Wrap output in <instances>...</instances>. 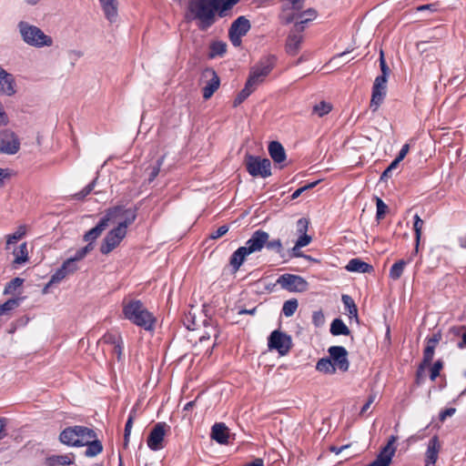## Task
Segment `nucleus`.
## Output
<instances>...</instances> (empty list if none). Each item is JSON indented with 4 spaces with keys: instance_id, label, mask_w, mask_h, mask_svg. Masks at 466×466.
Returning a JSON list of instances; mask_svg holds the SVG:
<instances>
[{
    "instance_id": "nucleus-1",
    "label": "nucleus",
    "mask_w": 466,
    "mask_h": 466,
    "mask_svg": "<svg viewBox=\"0 0 466 466\" xmlns=\"http://www.w3.org/2000/svg\"><path fill=\"white\" fill-rule=\"evenodd\" d=\"M119 219L116 223L117 225L109 230L100 244L99 250L103 255H108L121 241L126 238L127 228L132 225L137 217V208H126L121 206Z\"/></svg>"
},
{
    "instance_id": "nucleus-2",
    "label": "nucleus",
    "mask_w": 466,
    "mask_h": 466,
    "mask_svg": "<svg viewBox=\"0 0 466 466\" xmlns=\"http://www.w3.org/2000/svg\"><path fill=\"white\" fill-rule=\"evenodd\" d=\"M217 13L214 0H189L186 17L197 21L200 31H207L217 22Z\"/></svg>"
},
{
    "instance_id": "nucleus-3",
    "label": "nucleus",
    "mask_w": 466,
    "mask_h": 466,
    "mask_svg": "<svg viewBox=\"0 0 466 466\" xmlns=\"http://www.w3.org/2000/svg\"><path fill=\"white\" fill-rule=\"evenodd\" d=\"M122 313L126 319L146 331H153L157 319L139 299H127L122 302Z\"/></svg>"
},
{
    "instance_id": "nucleus-4",
    "label": "nucleus",
    "mask_w": 466,
    "mask_h": 466,
    "mask_svg": "<svg viewBox=\"0 0 466 466\" xmlns=\"http://www.w3.org/2000/svg\"><path fill=\"white\" fill-rule=\"evenodd\" d=\"M17 27L23 41L30 46L42 48L53 45V38L46 35L44 31L36 25H31L25 21H20Z\"/></svg>"
},
{
    "instance_id": "nucleus-5",
    "label": "nucleus",
    "mask_w": 466,
    "mask_h": 466,
    "mask_svg": "<svg viewBox=\"0 0 466 466\" xmlns=\"http://www.w3.org/2000/svg\"><path fill=\"white\" fill-rule=\"evenodd\" d=\"M96 436V431L88 427L74 425L66 427L59 433V441L68 447H82L83 441Z\"/></svg>"
},
{
    "instance_id": "nucleus-6",
    "label": "nucleus",
    "mask_w": 466,
    "mask_h": 466,
    "mask_svg": "<svg viewBox=\"0 0 466 466\" xmlns=\"http://www.w3.org/2000/svg\"><path fill=\"white\" fill-rule=\"evenodd\" d=\"M121 210V205L107 208L97 224L84 234V241L88 242L87 244L94 245L95 241L101 236L103 231H105L110 224H115L117 219H119Z\"/></svg>"
},
{
    "instance_id": "nucleus-7",
    "label": "nucleus",
    "mask_w": 466,
    "mask_h": 466,
    "mask_svg": "<svg viewBox=\"0 0 466 466\" xmlns=\"http://www.w3.org/2000/svg\"><path fill=\"white\" fill-rule=\"evenodd\" d=\"M278 57L275 55L268 54L263 56L258 62L250 68L248 80L256 87L264 82L266 77L271 73L277 65Z\"/></svg>"
},
{
    "instance_id": "nucleus-8",
    "label": "nucleus",
    "mask_w": 466,
    "mask_h": 466,
    "mask_svg": "<svg viewBox=\"0 0 466 466\" xmlns=\"http://www.w3.org/2000/svg\"><path fill=\"white\" fill-rule=\"evenodd\" d=\"M245 167L253 177L266 178L271 176V162L268 158L248 154L245 157Z\"/></svg>"
},
{
    "instance_id": "nucleus-9",
    "label": "nucleus",
    "mask_w": 466,
    "mask_h": 466,
    "mask_svg": "<svg viewBox=\"0 0 466 466\" xmlns=\"http://www.w3.org/2000/svg\"><path fill=\"white\" fill-rule=\"evenodd\" d=\"M250 28L251 24L246 16L240 15L235 19L228 29V38L231 44L235 47L240 46L242 37L248 34Z\"/></svg>"
},
{
    "instance_id": "nucleus-10",
    "label": "nucleus",
    "mask_w": 466,
    "mask_h": 466,
    "mask_svg": "<svg viewBox=\"0 0 466 466\" xmlns=\"http://www.w3.org/2000/svg\"><path fill=\"white\" fill-rule=\"evenodd\" d=\"M268 347L269 350H277L280 356H285L292 347V339L287 333L276 329L268 339Z\"/></svg>"
},
{
    "instance_id": "nucleus-11",
    "label": "nucleus",
    "mask_w": 466,
    "mask_h": 466,
    "mask_svg": "<svg viewBox=\"0 0 466 466\" xmlns=\"http://www.w3.org/2000/svg\"><path fill=\"white\" fill-rule=\"evenodd\" d=\"M277 284L289 292H305L309 288V283L303 277L289 273L279 276Z\"/></svg>"
},
{
    "instance_id": "nucleus-12",
    "label": "nucleus",
    "mask_w": 466,
    "mask_h": 466,
    "mask_svg": "<svg viewBox=\"0 0 466 466\" xmlns=\"http://www.w3.org/2000/svg\"><path fill=\"white\" fill-rule=\"evenodd\" d=\"M20 139L11 129L5 128L0 131V154L15 155L20 149Z\"/></svg>"
},
{
    "instance_id": "nucleus-13",
    "label": "nucleus",
    "mask_w": 466,
    "mask_h": 466,
    "mask_svg": "<svg viewBox=\"0 0 466 466\" xmlns=\"http://www.w3.org/2000/svg\"><path fill=\"white\" fill-rule=\"evenodd\" d=\"M329 359H331L335 370L341 372H347L350 369V360L348 359V350L343 346H331L329 348Z\"/></svg>"
},
{
    "instance_id": "nucleus-14",
    "label": "nucleus",
    "mask_w": 466,
    "mask_h": 466,
    "mask_svg": "<svg viewBox=\"0 0 466 466\" xmlns=\"http://www.w3.org/2000/svg\"><path fill=\"white\" fill-rule=\"evenodd\" d=\"M169 426L166 422H157L150 431L147 440V447L151 451H159L164 448L162 442Z\"/></svg>"
},
{
    "instance_id": "nucleus-15",
    "label": "nucleus",
    "mask_w": 466,
    "mask_h": 466,
    "mask_svg": "<svg viewBox=\"0 0 466 466\" xmlns=\"http://www.w3.org/2000/svg\"><path fill=\"white\" fill-rule=\"evenodd\" d=\"M397 440V436L391 435L389 438L387 444L381 449L376 459L367 466H390L396 451V446L394 444Z\"/></svg>"
},
{
    "instance_id": "nucleus-16",
    "label": "nucleus",
    "mask_w": 466,
    "mask_h": 466,
    "mask_svg": "<svg viewBox=\"0 0 466 466\" xmlns=\"http://www.w3.org/2000/svg\"><path fill=\"white\" fill-rule=\"evenodd\" d=\"M202 76L207 79V83L202 88V96L204 99L208 100L218 89L220 86V78L217 72L210 67H208L203 71Z\"/></svg>"
},
{
    "instance_id": "nucleus-17",
    "label": "nucleus",
    "mask_w": 466,
    "mask_h": 466,
    "mask_svg": "<svg viewBox=\"0 0 466 466\" xmlns=\"http://www.w3.org/2000/svg\"><path fill=\"white\" fill-rule=\"evenodd\" d=\"M268 238L269 234L268 232L262 229H257L246 241L244 247L248 249L250 255L260 252L265 248V245H267Z\"/></svg>"
},
{
    "instance_id": "nucleus-18",
    "label": "nucleus",
    "mask_w": 466,
    "mask_h": 466,
    "mask_svg": "<svg viewBox=\"0 0 466 466\" xmlns=\"http://www.w3.org/2000/svg\"><path fill=\"white\" fill-rule=\"evenodd\" d=\"M78 269V267L76 263L73 262V259H66L63 262L61 267L56 269V271L51 276L50 280L44 288V292L53 284L59 283L66 277L70 274H73Z\"/></svg>"
},
{
    "instance_id": "nucleus-19",
    "label": "nucleus",
    "mask_w": 466,
    "mask_h": 466,
    "mask_svg": "<svg viewBox=\"0 0 466 466\" xmlns=\"http://www.w3.org/2000/svg\"><path fill=\"white\" fill-rule=\"evenodd\" d=\"M16 92L17 88L15 76L0 67V95L13 96Z\"/></svg>"
},
{
    "instance_id": "nucleus-20",
    "label": "nucleus",
    "mask_w": 466,
    "mask_h": 466,
    "mask_svg": "<svg viewBox=\"0 0 466 466\" xmlns=\"http://www.w3.org/2000/svg\"><path fill=\"white\" fill-rule=\"evenodd\" d=\"M441 449V444L439 437L437 435L432 436L428 442L425 451V466H435Z\"/></svg>"
},
{
    "instance_id": "nucleus-21",
    "label": "nucleus",
    "mask_w": 466,
    "mask_h": 466,
    "mask_svg": "<svg viewBox=\"0 0 466 466\" xmlns=\"http://www.w3.org/2000/svg\"><path fill=\"white\" fill-rule=\"evenodd\" d=\"M308 228L309 220L307 218H301L297 221V232L299 237L295 243V249L306 247L311 242L312 238L307 234Z\"/></svg>"
},
{
    "instance_id": "nucleus-22",
    "label": "nucleus",
    "mask_w": 466,
    "mask_h": 466,
    "mask_svg": "<svg viewBox=\"0 0 466 466\" xmlns=\"http://www.w3.org/2000/svg\"><path fill=\"white\" fill-rule=\"evenodd\" d=\"M303 35L298 32H289L285 44V51L289 56H297L303 42Z\"/></svg>"
},
{
    "instance_id": "nucleus-23",
    "label": "nucleus",
    "mask_w": 466,
    "mask_h": 466,
    "mask_svg": "<svg viewBox=\"0 0 466 466\" xmlns=\"http://www.w3.org/2000/svg\"><path fill=\"white\" fill-rule=\"evenodd\" d=\"M105 15V17L110 22L115 23L118 16L117 0H98Z\"/></svg>"
},
{
    "instance_id": "nucleus-24",
    "label": "nucleus",
    "mask_w": 466,
    "mask_h": 466,
    "mask_svg": "<svg viewBox=\"0 0 466 466\" xmlns=\"http://www.w3.org/2000/svg\"><path fill=\"white\" fill-rule=\"evenodd\" d=\"M84 446H86V450L85 451L84 454L87 458L96 457L103 451V444L97 439L96 433L94 438L86 439L85 441H83L82 447Z\"/></svg>"
},
{
    "instance_id": "nucleus-25",
    "label": "nucleus",
    "mask_w": 466,
    "mask_h": 466,
    "mask_svg": "<svg viewBox=\"0 0 466 466\" xmlns=\"http://www.w3.org/2000/svg\"><path fill=\"white\" fill-rule=\"evenodd\" d=\"M345 268L350 272H359V273H372L374 272V268L372 265L361 260L360 258H351Z\"/></svg>"
},
{
    "instance_id": "nucleus-26",
    "label": "nucleus",
    "mask_w": 466,
    "mask_h": 466,
    "mask_svg": "<svg viewBox=\"0 0 466 466\" xmlns=\"http://www.w3.org/2000/svg\"><path fill=\"white\" fill-rule=\"evenodd\" d=\"M211 438L219 444L228 442V429L224 423H215L211 428Z\"/></svg>"
},
{
    "instance_id": "nucleus-27",
    "label": "nucleus",
    "mask_w": 466,
    "mask_h": 466,
    "mask_svg": "<svg viewBox=\"0 0 466 466\" xmlns=\"http://www.w3.org/2000/svg\"><path fill=\"white\" fill-rule=\"evenodd\" d=\"M249 255V252L244 246L239 247L232 253L229 258V265L231 266L233 272H237L239 269L246 258Z\"/></svg>"
},
{
    "instance_id": "nucleus-28",
    "label": "nucleus",
    "mask_w": 466,
    "mask_h": 466,
    "mask_svg": "<svg viewBox=\"0 0 466 466\" xmlns=\"http://www.w3.org/2000/svg\"><path fill=\"white\" fill-rule=\"evenodd\" d=\"M268 153L275 163L280 164L286 159V152L279 141H271L268 145Z\"/></svg>"
},
{
    "instance_id": "nucleus-29",
    "label": "nucleus",
    "mask_w": 466,
    "mask_h": 466,
    "mask_svg": "<svg viewBox=\"0 0 466 466\" xmlns=\"http://www.w3.org/2000/svg\"><path fill=\"white\" fill-rule=\"evenodd\" d=\"M49 466H68L75 461V454L73 452L63 455H52L46 459Z\"/></svg>"
},
{
    "instance_id": "nucleus-30",
    "label": "nucleus",
    "mask_w": 466,
    "mask_h": 466,
    "mask_svg": "<svg viewBox=\"0 0 466 466\" xmlns=\"http://www.w3.org/2000/svg\"><path fill=\"white\" fill-rule=\"evenodd\" d=\"M256 88L257 87L247 79L244 88L235 97L233 106H238L256 90Z\"/></svg>"
},
{
    "instance_id": "nucleus-31",
    "label": "nucleus",
    "mask_w": 466,
    "mask_h": 466,
    "mask_svg": "<svg viewBox=\"0 0 466 466\" xmlns=\"http://www.w3.org/2000/svg\"><path fill=\"white\" fill-rule=\"evenodd\" d=\"M342 303L344 305L345 310L347 311L348 316L350 319H355L356 321L359 320L358 317V308L353 300V299L350 295H342L341 297Z\"/></svg>"
},
{
    "instance_id": "nucleus-32",
    "label": "nucleus",
    "mask_w": 466,
    "mask_h": 466,
    "mask_svg": "<svg viewBox=\"0 0 466 466\" xmlns=\"http://www.w3.org/2000/svg\"><path fill=\"white\" fill-rule=\"evenodd\" d=\"M329 331L333 336H348L350 334V329L340 319H333V321L330 324Z\"/></svg>"
},
{
    "instance_id": "nucleus-33",
    "label": "nucleus",
    "mask_w": 466,
    "mask_h": 466,
    "mask_svg": "<svg viewBox=\"0 0 466 466\" xmlns=\"http://www.w3.org/2000/svg\"><path fill=\"white\" fill-rule=\"evenodd\" d=\"M227 52V44L223 41H214L209 46V58L223 56Z\"/></svg>"
},
{
    "instance_id": "nucleus-34",
    "label": "nucleus",
    "mask_w": 466,
    "mask_h": 466,
    "mask_svg": "<svg viewBox=\"0 0 466 466\" xmlns=\"http://www.w3.org/2000/svg\"><path fill=\"white\" fill-rule=\"evenodd\" d=\"M316 370L324 374H334L336 372L334 364H332L331 359L321 358L316 364Z\"/></svg>"
},
{
    "instance_id": "nucleus-35",
    "label": "nucleus",
    "mask_w": 466,
    "mask_h": 466,
    "mask_svg": "<svg viewBox=\"0 0 466 466\" xmlns=\"http://www.w3.org/2000/svg\"><path fill=\"white\" fill-rule=\"evenodd\" d=\"M14 265H21L28 260V251L26 242L22 243L17 250L14 251Z\"/></svg>"
},
{
    "instance_id": "nucleus-36",
    "label": "nucleus",
    "mask_w": 466,
    "mask_h": 466,
    "mask_svg": "<svg viewBox=\"0 0 466 466\" xmlns=\"http://www.w3.org/2000/svg\"><path fill=\"white\" fill-rule=\"evenodd\" d=\"M386 96V91L372 87L370 108L376 111Z\"/></svg>"
},
{
    "instance_id": "nucleus-37",
    "label": "nucleus",
    "mask_w": 466,
    "mask_h": 466,
    "mask_svg": "<svg viewBox=\"0 0 466 466\" xmlns=\"http://www.w3.org/2000/svg\"><path fill=\"white\" fill-rule=\"evenodd\" d=\"M239 0H214L217 5V15L219 17L225 15V12L231 9Z\"/></svg>"
},
{
    "instance_id": "nucleus-38",
    "label": "nucleus",
    "mask_w": 466,
    "mask_h": 466,
    "mask_svg": "<svg viewBox=\"0 0 466 466\" xmlns=\"http://www.w3.org/2000/svg\"><path fill=\"white\" fill-rule=\"evenodd\" d=\"M406 265L407 261L403 259L396 261L390 268V278L393 280L399 279L401 277Z\"/></svg>"
},
{
    "instance_id": "nucleus-39",
    "label": "nucleus",
    "mask_w": 466,
    "mask_h": 466,
    "mask_svg": "<svg viewBox=\"0 0 466 466\" xmlns=\"http://www.w3.org/2000/svg\"><path fill=\"white\" fill-rule=\"evenodd\" d=\"M21 298H13L7 299L5 303L0 305V317L6 315L11 310L15 309L20 305Z\"/></svg>"
},
{
    "instance_id": "nucleus-40",
    "label": "nucleus",
    "mask_w": 466,
    "mask_h": 466,
    "mask_svg": "<svg viewBox=\"0 0 466 466\" xmlns=\"http://www.w3.org/2000/svg\"><path fill=\"white\" fill-rule=\"evenodd\" d=\"M331 110L332 105L326 101H321L312 107V113L319 117L328 115Z\"/></svg>"
},
{
    "instance_id": "nucleus-41",
    "label": "nucleus",
    "mask_w": 466,
    "mask_h": 466,
    "mask_svg": "<svg viewBox=\"0 0 466 466\" xmlns=\"http://www.w3.org/2000/svg\"><path fill=\"white\" fill-rule=\"evenodd\" d=\"M26 234L25 226L21 225L17 228L16 231L13 234H9L6 236V245L9 246L11 244H15L23 238ZM8 248V247H6Z\"/></svg>"
},
{
    "instance_id": "nucleus-42",
    "label": "nucleus",
    "mask_w": 466,
    "mask_h": 466,
    "mask_svg": "<svg viewBox=\"0 0 466 466\" xmlns=\"http://www.w3.org/2000/svg\"><path fill=\"white\" fill-rule=\"evenodd\" d=\"M295 10H292L289 6L283 5L282 13L279 15V19L282 24L289 25L292 23L299 16Z\"/></svg>"
},
{
    "instance_id": "nucleus-43",
    "label": "nucleus",
    "mask_w": 466,
    "mask_h": 466,
    "mask_svg": "<svg viewBox=\"0 0 466 466\" xmlns=\"http://www.w3.org/2000/svg\"><path fill=\"white\" fill-rule=\"evenodd\" d=\"M265 248L268 250L276 252L277 254L280 255L281 257L283 256L284 247L279 238L269 239V238H268V243H267V245H265Z\"/></svg>"
},
{
    "instance_id": "nucleus-44",
    "label": "nucleus",
    "mask_w": 466,
    "mask_h": 466,
    "mask_svg": "<svg viewBox=\"0 0 466 466\" xmlns=\"http://www.w3.org/2000/svg\"><path fill=\"white\" fill-rule=\"evenodd\" d=\"M299 306L296 299H291L284 302L282 307V314L285 317H291L297 310Z\"/></svg>"
},
{
    "instance_id": "nucleus-45",
    "label": "nucleus",
    "mask_w": 466,
    "mask_h": 466,
    "mask_svg": "<svg viewBox=\"0 0 466 466\" xmlns=\"http://www.w3.org/2000/svg\"><path fill=\"white\" fill-rule=\"evenodd\" d=\"M97 177L94 178L89 184H87L82 190L74 194L73 198L76 200H83L88 196L95 188L96 185Z\"/></svg>"
},
{
    "instance_id": "nucleus-46",
    "label": "nucleus",
    "mask_w": 466,
    "mask_h": 466,
    "mask_svg": "<svg viewBox=\"0 0 466 466\" xmlns=\"http://www.w3.org/2000/svg\"><path fill=\"white\" fill-rule=\"evenodd\" d=\"M122 337L120 335L119 332H106L104 334V336L102 337L101 340L106 343V344H110V345H116L117 343H121V340H122Z\"/></svg>"
},
{
    "instance_id": "nucleus-47",
    "label": "nucleus",
    "mask_w": 466,
    "mask_h": 466,
    "mask_svg": "<svg viewBox=\"0 0 466 466\" xmlns=\"http://www.w3.org/2000/svg\"><path fill=\"white\" fill-rule=\"evenodd\" d=\"M23 283H24V279H21L18 277L13 279L12 280H10L9 282L6 283L5 289H4V294L8 295V294L15 293V291L17 289V288L21 287L23 285Z\"/></svg>"
},
{
    "instance_id": "nucleus-48",
    "label": "nucleus",
    "mask_w": 466,
    "mask_h": 466,
    "mask_svg": "<svg viewBox=\"0 0 466 466\" xmlns=\"http://www.w3.org/2000/svg\"><path fill=\"white\" fill-rule=\"evenodd\" d=\"M413 218H414L413 229H414V232H415V242H416V247H418L419 243H420V240L421 230H422L424 222L420 218V216L418 214H415Z\"/></svg>"
},
{
    "instance_id": "nucleus-49",
    "label": "nucleus",
    "mask_w": 466,
    "mask_h": 466,
    "mask_svg": "<svg viewBox=\"0 0 466 466\" xmlns=\"http://www.w3.org/2000/svg\"><path fill=\"white\" fill-rule=\"evenodd\" d=\"M95 245L87 244L86 246L76 250L75 255L68 259H73V262L76 264L77 261L82 260L88 253L94 249Z\"/></svg>"
},
{
    "instance_id": "nucleus-50",
    "label": "nucleus",
    "mask_w": 466,
    "mask_h": 466,
    "mask_svg": "<svg viewBox=\"0 0 466 466\" xmlns=\"http://www.w3.org/2000/svg\"><path fill=\"white\" fill-rule=\"evenodd\" d=\"M164 159H165V157L162 156L160 157L156 164L154 166H152L150 167V173H149V177H148V182H152L155 180V178L158 176L159 172H160V169H161V167L164 163Z\"/></svg>"
},
{
    "instance_id": "nucleus-51",
    "label": "nucleus",
    "mask_w": 466,
    "mask_h": 466,
    "mask_svg": "<svg viewBox=\"0 0 466 466\" xmlns=\"http://www.w3.org/2000/svg\"><path fill=\"white\" fill-rule=\"evenodd\" d=\"M376 206H377L376 218H377V220H380L384 218V216L388 210V206L380 198H377Z\"/></svg>"
},
{
    "instance_id": "nucleus-52",
    "label": "nucleus",
    "mask_w": 466,
    "mask_h": 466,
    "mask_svg": "<svg viewBox=\"0 0 466 466\" xmlns=\"http://www.w3.org/2000/svg\"><path fill=\"white\" fill-rule=\"evenodd\" d=\"M434 349H432V346H426L423 350V358L420 363H423V365L430 366L434 356Z\"/></svg>"
},
{
    "instance_id": "nucleus-53",
    "label": "nucleus",
    "mask_w": 466,
    "mask_h": 466,
    "mask_svg": "<svg viewBox=\"0 0 466 466\" xmlns=\"http://www.w3.org/2000/svg\"><path fill=\"white\" fill-rule=\"evenodd\" d=\"M428 365H423V363H420L418 366V369L416 370V376H415V383L417 385H420L424 382L425 380V370L428 368Z\"/></svg>"
},
{
    "instance_id": "nucleus-54",
    "label": "nucleus",
    "mask_w": 466,
    "mask_h": 466,
    "mask_svg": "<svg viewBox=\"0 0 466 466\" xmlns=\"http://www.w3.org/2000/svg\"><path fill=\"white\" fill-rule=\"evenodd\" d=\"M453 331L456 335H460L461 333V339L457 343L459 349L466 348V327L461 326L458 328H454Z\"/></svg>"
},
{
    "instance_id": "nucleus-55",
    "label": "nucleus",
    "mask_w": 466,
    "mask_h": 466,
    "mask_svg": "<svg viewBox=\"0 0 466 466\" xmlns=\"http://www.w3.org/2000/svg\"><path fill=\"white\" fill-rule=\"evenodd\" d=\"M399 162L395 159L389 165V167L382 172L380 180L387 181L392 176V171L397 168Z\"/></svg>"
},
{
    "instance_id": "nucleus-56",
    "label": "nucleus",
    "mask_w": 466,
    "mask_h": 466,
    "mask_svg": "<svg viewBox=\"0 0 466 466\" xmlns=\"http://www.w3.org/2000/svg\"><path fill=\"white\" fill-rule=\"evenodd\" d=\"M184 324L189 330H195L198 328V324L196 321V318L194 315H192L190 312L188 315L186 316L184 319Z\"/></svg>"
},
{
    "instance_id": "nucleus-57",
    "label": "nucleus",
    "mask_w": 466,
    "mask_h": 466,
    "mask_svg": "<svg viewBox=\"0 0 466 466\" xmlns=\"http://www.w3.org/2000/svg\"><path fill=\"white\" fill-rule=\"evenodd\" d=\"M443 367V362L441 360H437L433 366L431 367V374H430V379L431 380H435L436 378L440 375V371L442 369Z\"/></svg>"
},
{
    "instance_id": "nucleus-58",
    "label": "nucleus",
    "mask_w": 466,
    "mask_h": 466,
    "mask_svg": "<svg viewBox=\"0 0 466 466\" xmlns=\"http://www.w3.org/2000/svg\"><path fill=\"white\" fill-rule=\"evenodd\" d=\"M387 76H378L376 78H375V81L373 83V86L374 88H379L380 90H384L386 91L387 89Z\"/></svg>"
},
{
    "instance_id": "nucleus-59",
    "label": "nucleus",
    "mask_w": 466,
    "mask_h": 466,
    "mask_svg": "<svg viewBox=\"0 0 466 466\" xmlns=\"http://www.w3.org/2000/svg\"><path fill=\"white\" fill-rule=\"evenodd\" d=\"M380 70H381L380 76H384L388 77L390 73V70L386 63V60L384 58V53L382 50L380 51Z\"/></svg>"
},
{
    "instance_id": "nucleus-60",
    "label": "nucleus",
    "mask_w": 466,
    "mask_h": 466,
    "mask_svg": "<svg viewBox=\"0 0 466 466\" xmlns=\"http://www.w3.org/2000/svg\"><path fill=\"white\" fill-rule=\"evenodd\" d=\"M228 231V226H227V225L220 226L218 229H216L215 231L210 233L209 238L218 239V238L223 237Z\"/></svg>"
},
{
    "instance_id": "nucleus-61",
    "label": "nucleus",
    "mask_w": 466,
    "mask_h": 466,
    "mask_svg": "<svg viewBox=\"0 0 466 466\" xmlns=\"http://www.w3.org/2000/svg\"><path fill=\"white\" fill-rule=\"evenodd\" d=\"M317 184H318V181H315V182L309 183L304 187H301L296 189L291 195V199L298 198L304 191L313 188Z\"/></svg>"
},
{
    "instance_id": "nucleus-62",
    "label": "nucleus",
    "mask_w": 466,
    "mask_h": 466,
    "mask_svg": "<svg viewBox=\"0 0 466 466\" xmlns=\"http://www.w3.org/2000/svg\"><path fill=\"white\" fill-rule=\"evenodd\" d=\"M325 321V318H324V314L322 313L321 310H318V311H314L313 314H312V323L316 326V327H319L321 325H323Z\"/></svg>"
},
{
    "instance_id": "nucleus-63",
    "label": "nucleus",
    "mask_w": 466,
    "mask_h": 466,
    "mask_svg": "<svg viewBox=\"0 0 466 466\" xmlns=\"http://www.w3.org/2000/svg\"><path fill=\"white\" fill-rule=\"evenodd\" d=\"M287 4H284L286 6H289L292 10L300 11L303 7V0H285Z\"/></svg>"
},
{
    "instance_id": "nucleus-64",
    "label": "nucleus",
    "mask_w": 466,
    "mask_h": 466,
    "mask_svg": "<svg viewBox=\"0 0 466 466\" xmlns=\"http://www.w3.org/2000/svg\"><path fill=\"white\" fill-rule=\"evenodd\" d=\"M456 412L455 408H446L445 410H441L439 414V419L441 421H444L448 417H451Z\"/></svg>"
}]
</instances>
